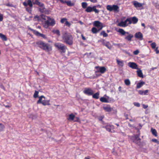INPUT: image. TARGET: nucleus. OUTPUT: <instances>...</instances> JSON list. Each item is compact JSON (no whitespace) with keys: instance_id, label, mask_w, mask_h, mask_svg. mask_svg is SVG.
<instances>
[{"instance_id":"obj_33","label":"nucleus","mask_w":159,"mask_h":159,"mask_svg":"<svg viewBox=\"0 0 159 159\" xmlns=\"http://www.w3.org/2000/svg\"><path fill=\"white\" fill-rule=\"evenodd\" d=\"M125 83L127 85H129L130 84V81L129 79H126L125 80Z\"/></svg>"},{"instance_id":"obj_50","label":"nucleus","mask_w":159,"mask_h":159,"mask_svg":"<svg viewBox=\"0 0 159 159\" xmlns=\"http://www.w3.org/2000/svg\"><path fill=\"white\" fill-rule=\"evenodd\" d=\"M139 94L141 95L142 94L144 93V91L141 90H139Z\"/></svg>"},{"instance_id":"obj_17","label":"nucleus","mask_w":159,"mask_h":159,"mask_svg":"<svg viewBox=\"0 0 159 159\" xmlns=\"http://www.w3.org/2000/svg\"><path fill=\"white\" fill-rule=\"evenodd\" d=\"M137 71V74L139 77L143 78V76L142 72V70L139 68V69Z\"/></svg>"},{"instance_id":"obj_14","label":"nucleus","mask_w":159,"mask_h":159,"mask_svg":"<svg viewBox=\"0 0 159 159\" xmlns=\"http://www.w3.org/2000/svg\"><path fill=\"white\" fill-rule=\"evenodd\" d=\"M23 4L25 7H26L27 6V5H28L31 8H32L33 6L31 0H28L27 3L26 2H23Z\"/></svg>"},{"instance_id":"obj_41","label":"nucleus","mask_w":159,"mask_h":159,"mask_svg":"<svg viewBox=\"0 0 159 159\" xmlns=\"http://www.w3.org/2000/svg\"><path fill=\"white\" fill-rule=\"evenodd\" d=\"M65 24L66 25L68 26V27H70V24L68 22L67 20L65 22Z\"/></svg>"},{"instance_id":"obj_3","label":"nucleus","mask_w":159,"mask_h":159,"mask_svg":"<svg viewBox=\"0 0 159 159\" xmlns=\"http://www.w3.org/2000/svg\"><path fill=\"white\" fill-rule=\"evenodd\" d=\"M36 44L41 48L48 51L52 49L48 43H46L42 41H39L36 42Z\"/></svg>"},{"instance_id":"obj_23","label":"nucleus","mask_w":159,"mask_h":159,"mask_svg":"<svg viewBox=\"0 0 159 159\" xmlns=\"http://www.w3.org/2000/svg\"><path fill=\"white\" fill-rule=\"evenodd\" d=\"M119 8V7L116 5H113L112 6V10H114L115 11H117Z\"/></svg>"},{"instance_id":"obj_52","label":"nucleus","mask_w":159,"mask_h":159,"mask_svg":"<svg viewBox=\"0 0 159 159\" xmlns=\"http://www.w3.org/2000/svg\"><path fill=\"white\" fill-rule=\"evenodd\" d=\"M90 1L93 2L95 3L97 2V0H90Z\"/></svg>"},{"instance_id":"obj_27","label":"nucleus","mask_w":159,"mask_h":159,"mask_svg":"<svg viewBox=\"0 0 159 159\" xmlns=\"http://www.w3.org/2000/svg\"><path fill=\"white\" fill-rule=\"evenodd\" d=\"M52 32L54 34H57L58 36H59L60 35V32L59 30H53L52 31Z\"/></svg>"},{"instance_id":"obj_16","label":"nucleus","mask_w":159,"mask_h":159,"mask_svg":"<svg viewBox=\"0 0 159 159\" xmlns=\"http://www.w3.org/2000/svg\"><path fill=\"white\" fill-rule=\"evenodd\" d=\"M134 5L136 7H140L142 6L143 4H142L136 1H134Z\"/></svg>"},{"instance_id":"obj_15","label":"nucleus","mask_w":159,"mask_h":159,"mask_svg":"<svg viewBox=\"0 0 159 159\" xmlns=\"http://www.w3.org/2000/svg\"><path fill=\"white\" fill-rule=\"evenodd\" d=\"M135 36L136 38L140 40H142L143 38V35L140 32L136 33L135 34Z\"/></svg>"},{"instance_id":"obj_49","label":"nucleus","mask_w":159,"mask_h":159,"mask_svg":"<svg viewBox=\"0 0 159 159\" xmlns=\"http://www.w3.org/2000/svg\"><path fill=\"white\" fill-rule=\"evenodd\" d=\"M34 4H36V3H37V2H38L39 1L38 0H32Z\"/></svg>"},{"instance_id":"obj_30","label":"nucleus","mask_w":159,"mask_h":159,"mask_svg":"<svg viewBox=\"0 0 159 159\" xmlns=\"http://www.w3.org/2000/svg\"><path fill=\"white\" fill-rule=\"evenodd\" d=\"M67 5L69 6H72L74 5V3H72L70 1H68L67 2Z\"/></svg>"},{"instance_id":"obj_32","label":"nucleus","mask_w":159,"mask_h":159,"mask_svg":"<svg viewBox=\"0 0 159 159\" xmlns=\"http://www.w3.org/2000/svg\"><path fill=\"white\" fill-rule=\"evenodd\" d=\"M107 10L111 11H112V6L108 5L107 6Z\"/></svg>"},{"instance_id":"obj_59","label":"nucleus","mask_w":159,"mask_h":159,"mask_svg":"<svg viewBox=\"0 0 159 159\" xmlns=\"http://www.w3.org/2000/svg\"><path fill=\"white\" fill-rule=\"evenodd\" d=\"M67 1H64L63 2V3H66V4H67Z\"/></svg>"},{"instance_id":"obj_48","label":"nucleus","mask_w":159,"mask_h":159,"mask_svg":"<svg viewBox=\"0 0 159 159\" xmlns=\"http://www.w3.org/2000/svg\"><path fill=\"white\" fill-rule=\"evenodd\" d=\"M143 108L144 109H146L148 107V106L147 105H144V104H143Z\"/></svg>"},{"instance_id":"obj_19","label":"nucleus","mask_w":159,"mask_h":159,"mask_svg":"<svg viewBox=\"0 0 159 159\" xmlns=\"http://www.w3.org/2000/svg\"><path fill=\"white\" fill-rule=\"evenodd\" d=\"M116 61L117 63L118 64L119 66H120L121 67H123L124 64L123 61H120L118 59H117Z\"/></svg>"},{"instance_id":"obj_44","label":"nucleus","mask_w":159,"mask_h":159,"mask_svg":"<svg viewBox=\"0 0 159 159\" xmlns=\"http://www.w3.org/2000/svg\"><path fill=\"white\" fill-rule=\"evenodd\" d=\"M4 127V125H2L1 124H0V131Z\"/></svg>"},{"instance_id":"obj_55","label":"nucleus","mask_w":159,"mask_h":159,"mask_svg":"<svg viewBox=\"0 0 159 159\" xmlns=\"http://www.w3.org/2000/svg\"><path fill=\"white\" fill-rule=\"evenodd\" d=\"M148 90H146L144 91V94H146L147 93H148Z\"/></svg>"},{"instance_id":"obj_63","label":"nucleus","mask_w":159,"mask_h":159,"mask_svg":"<svg viewBox=\"0 0 159 159\" xmlns=\"http://www.w3.org/2000/svg\"><path fill=\"white\" fill-rule=\"evenodd\" d=\"M152 42V41H148L149 43H150Z\"/></svg>"},{"instance_id":"obj_13","label":"nucleus","mask_w":159,"mask_h":159,"mask_svg":"<svg viewBox=\"0 0 159 159\" xmlns=\"http://www.w3.org/2000/svg\"><path fill=\"white\" fill-rule=\"evenodd\" d=\"M125 36V39L129 41H131L132 38L133 37V35L129 34L128 32H126Z\"/></svg>"},{"instance_id":"obj_47","label":"nucleus","mask_w":159,"mask_h":159,"mask_svg":"<svg viewBox=\"0 0 159 159\" xmlns=\"http://www.w3.org/2000/svg\"><path fill=\"white\" fill-rule=\"evenodd\" d=\"M31 8H26V10L28 11V12H30V11H31Z\"/></svg>"},{"instance_id":"obj_29","label":"nucleus","mask_w":159,"mask_h":159,"mask_svg":"<svg viewBox=\"0 0 159 159\" xmlns=\"http://www.w3.org/2000/svg\"><path fill=\"white\" fill-rule=\"evenodd\" d=\"M92 31L93 33H96L99 31H98V30H97L96 28L93 27L92 29Z\"/></svg>"},{"instance_id":"obj_42","label":"nucleus","mask_w":159,"mask_h":159,"mask_svg":"<svg viewBox=\"0 0 159 159\" xmlns=\"http://www.w3.org/2000/svg\"><path fill=\"white\" fill-rule=\"evenodd\" d=\"M34 33L35 34L38 36H39L40 34V33H39L38 31H36L35 30L34 31Z\"/></svg>"},{"instance_id":"obj_61","label":"nucleus","mask_w":159,"mask_h":159,"mask_svg":"<svg viewBox=\"0 0 159 159\" xmlns=\"http://www.w3.org/2000/svg\"><path fill=\"white\" fill-rule=\"evenodd\" d=\"M106 46H107L108 48H110L108 47L107 45H106Z\"/></svg>"},{"instance_id":"obj_35","label":"nucleus","mask_w":159,"mask_h":159,"mask_svg":"<svg viewBox=\"0 0 159 159\" xmlns=\"http://www.w3.org/2000/svg\"><path fill=\"white\" fill-rule=\"evenodd\" d=\"M87 4L86 2H83L82 3V7L84 8H85L87 7Z\"/></svg>"},{"instance_id":"obj_1","label":"nucleus","mask_w":159,"mask_h":159,"mask_svg":"<svg viewBox=\"0 0 159 159\" xmlns=\"http://www.w3.org/2000/svg\"><path fill=\"white\" fill-rule=\"evenodd\" d=\"M41 17L44 20L47 19L45 21V25L44 26L45 27L47 28L49 25L53 26L55 25V21L53 19H52L49 17L47 16L43 15H41Z\"/></svg>"},{"instance_id":"obj_31","label":"nucleus","mask_w":159,"mask_h":159,"mask_svg":"<svg viewBox=\"0 0 159 159\" xmlns=\"http://www.w3.org/2000/svg\"><path fill=\"white\" fill-rule=\"evenodd\" d=\"M100 100L102 102H107V99L104 97H102L100 98Z\"/></svg>"},{"instance_id":"obj_24","label":"nucleus","mask_w":159,"mask_h":159,"mask_svg":"<svg viewBox=\"0 0 159 159\" xmlns=\"http://www.w3.org/2000/svg\"><path fill=\"white\" fill-rule=\"evenodd\" d=\"M119 32L123 35H125L126 34L127 32H125L123 30L121 29H119Z\"/></svg>"},{"instance_id":"obj_20","label":"nucleus","mask_w":159,"mask_h":159,"mask_svg":"<svg viewBox=\"0 0 159 159\" xmlns=\"http://www.w3.org/2000/svg\"><path fill=\"white\" fill-rule=\"evenodd\" d=\"M0 37L3 41H6L7 40V37L5 36V35L1 33H0Z\"/></svg>"},{"instance_id":"obj_25","label":"nucleus","mask_w":159,"mask_h":159,"mask_svg":"<svg viewBox=\"0 0 159 159\" xmlns=\"http://www.w3.org/2000/svg\"><path fill=\"white\" fill-rule=\"evenodd\" d=\"M99 93L97 92L93 95V97L96 99H98L99 98Z\"/></svg>"},{"instance_id":"obj_45","label":"nucleus","mask_w":159,"mask_h":159,"mask_svg":"<svg viewBox=\"0 0 159 159\" xmlns=\"http://www.w3.org/2000/svg\"><path fill=\"white\" fill-rule=\"evenodd\" d=\"M39 36H41V37H43V38H46V36H45V35L43 34H40V35H39Z\"/></svg>"},{"instance_id":"obj_26","label":"nucleus","mask_w":159,"mask_h":159,"mask_svg":"<svg viewBox=\"0 0 159 159\" xmlns=\"http://www.w3.org/2000/svg\"><path fill=\"white\" fill-rule=\"evenodd\" d=\"M75 116L73 114H71L69 115V117L68 118V120H74L75 118Z\"/></svg>"},{"instance_id":"obj_36","label":"nucleus","mask_w":159,"mask_h":159,"mask_svg":"<svg viewBox=\"0 0 159 159\" xmlns=\"http://www.w3.org/2000/svg\"><path fill=\"white\" fill-rule=\"evenodd\" d=\"M36 4L41 7H43L44 6L43 4L41 3L39 1L37 2V3H36Z\"/></svg>"},{"instance_id":"obj_8","label":"nucleus","mask_w":159,"mask_h":159,"mask_svg":"<svg viewBox=\"0 0 159 159\" xmlns=\"http://www.w3.org/2000/svg\"><path fill=\"white\" fill-rule=\"evenodd\" d=\"M94 25L98 28V31L101 30L103 27L102 24L98 21H94Z\"/></svg>"},{"instance_id":"obj_60","label":"nucleus","mask_w":159,"mask_h":159,"mask_svg":"<svg viewBox=\"0 0 159 159\" xmlns=\"http://www.w3.org/2000/svg\"><path fill=\"white\" fill-rule=\"evenodd\" d=\"M121 87H120L119 88V90L120 91L121 90Z\"/></svg>"},{"instance_id":"obj_46","label":"nucleus","mask_w":159,"mask_h":159,"mask_svg":"<svg viewBox=\"0 0 159 159\" xmlns=\"http://www.w3.org/2000/svg\"><path fill=\"white\" fill-rule=\"evenodd\" d=\"M134 105L137 107H139L140 106V104L138 103L135 102L134 103Z\"/></svg>"},{"instance_id":"obj_10","label":"nucleus","mask_w":159,"mask_h":159,"mask_svg":"<svg viewBox=\"0 0 159 159\" xmlns=\"http://www.w3.org/2000/svg\"><path fill=\"white\" fill-rule=\"evenodd\" d=\"M95 68L98 70L97 72H100L102 74L104 73L106 70V68L104 66H96Z\"/></svg>"},{"instance_id":"obj_51","label":"nucleus","mask_w":159,"mask_h":159,"mask_svg":"<svg viewBox=\"0 0 159 159\" xmlns=\"http://www.w3.org/2000/svg\"><path fill=\"white\" fill-rule=\"evenodd\" d=\"M3 19L2 16L0 14V21H2Z\"/></svg>"},{"instance_id":"obj_28","label":"nucleus","mask_w":159,"mask_h":159,"mask_svg":"<svg viewBox=\"0 0 159 159\" xmlns=\"http://www.w3.org/2000/svg\"><path fill=\"white\" fill-rule=\"evenodd\" d=\"M132 20L134 24H135L138 21V19L135 17H134L133 18H132Z\"/></svg>"},{"instance_id":"obj_37","label":"nucleus","mask_w":159,"mask_h":159,"mask_svg":"<svg viewBox=\"0 0 159 159\" xmlns=\"http://www.w3.org/2000/svg\"><path fill=\"white\" fill-rule=\"evenodd\" d=\"M101 34L103 35L104 37H106L107 36V34L104 31H102L101 33Z\"/></svg>"},{"instance_id":"obj_5","label":"nucleus","mask_w":159,"mask_h":159,"mask_svg":"<svg viewBox=\"0 0 159 159\" xmlns=\"http://www.w3.org/2000/svg\"><path fill=\"white\" fill-rule=\"evenodd\" d=\"M45 98L43 96H42L39 97V99L37 101V103H41L43 105H45L48 104L49 101H45Z\"/></svg>"},{"instance_id":"obj_9","label":"nucleus","mask_w":159,"mask_h":159,"mask_svg":"<svg viewBox=\"0 0 159 159\" xmlns=\"http://www.w3.org/2000/svg\"><path fill=\"white\" fill-rule=\"evenodd\" d=\"M137 133H138V135H135L134 136V142L138 144L140 143L141 139L139 138V136L140 134L139 130H137Z\"/></svg>"},{"instance_id":"obj_34","label":"nucleus","mask_w":159,"mask_h":159,"mask_svg":"<svg viewBox=\"0 0 159 159\" xmlns=\"http://www.w3.org/2000/svg\"><path fill=\"white\" fill-rule=\"evenodd\" d=\"M113 128L112 126H107L106 127L107 129L109 132H111V129Z\"/></svg>"},{"instance_id":"obj_56","label":"nucleus","mask_w":159,"mask_h":159,"mask_svg":"<svg viewBox=\"0 0 159 159\" xmlns=\"http://www.w3.org/2000/svg\"><path fill=\"white\" fill-rule=\"evenodd\" d=\"M152 141L155 142H158L157 140L156 139H152Z\"/></svg>"},{"instance_id":"obj_40","label":"nucleus","mask_w":159,"mask_h":159,"mask_svg":"<svg viewBox=\"0 0 159 159\" xmlns=\"http://www.w3.org/2000/svg\"><path fill=\"white\" fill-rule=\"evenodd\" d=\"M66 20H67V19L66 18H63L61 19V23H63L65 22H66Z\"/></svg>"},{"instance_id":"obj_39","label":"nucleus","mask_w":159,"mask_h":159,"mask_svg":"<svg viewBox=\"0 0 159 159\" xmlns=\"http://www.w3.org/2000/svg\"><path fill=\"white\" fill-rule=\"evenodd\" d=\"M151 46L153 48H156V44L155 43H153L151 44Z\"/></svg>"},{"instance_id":"obj_2","label":"nucleus","mask_w":159,"mask_h":159,"mask_svg":"<svg viewBox=\"0 0 159 159\" xmlns=\"http://www.w3.org/2000/svg\"><path fill=\"white\" fill-rule=\"evenodd\" d=\"M64 42L69 45L73 44V37L70 34L67 33H65L62 36Z\"/></svg>"},{"instance_id":"obj_7","label":"nucleus","mask_w":159,"mask_h":159,"mask_svg":"<svg viewBox=\"0 0 159 159\" xmlns=\"http://www.w3.org/2000/svg\"><path fill=\"white\" fill-rule=\"evenodd\" d=\"M129 22L128 24H130L131 23V21L130 19L127 18L125 21H121L118 24V25L121 27H125L127 23Z\"/></svg>"},{"instance_id":"obj_58","label":"nucleus","mask_w":159,"mask_h":159,"mask_svg":"<svg viewBox=\"0 0 159 159\" xmlns=\"http://www.w3.org/2000/svg\"><path fill=\"white\" fill-rule=\"evenodd\" d=\"M142 25L144 27V28H145V24L144 23L142 24Z\"/></svg>"},{"instance_id":"obj_21","label":"nucleus","mask_w":159,"mask_h":159,"mask_svg":"<svg viewBox=\"0 0 159 159\" xmlns=\"http://www.w3.org/2000/svg\"><path fill=\"white\" fill-rule=\"evenodd\" d=\"M144 84L145 82L143 81H142L141 82H140L138 83L137 85V88H140Z\"/></svg>"},{"instance_id":"obj_6","label":"nucleus","mask_w":159,"mask_h":159,"mask_svg":"<svg viewBox=\"0 0 159 159\" xmlns=\"http://www.w3.org/2000/svg\"><path fill=\"white\" fill-rule=\"evenodd\" d=\"M96 6H94L93 7H87L85 11L88 12H91L92 11H94L96 13H98L99 12V11L96 9Z\"/></svg>"},{"instance_id":"obj_62","label":"nucleus","mask_w":159,"mask_h":159,"mask_svg":"<svg viewBox=\"0 0 159 159\" xmlns=\"http://www.w3.org/2000/svg\"><path fill=\"white\" fill-rule=\"evenodd\" d=\"M61 2L63 3V2L64 1L63 0H60Z\"/></svg>"},{"instance_id":"obj_53","label":"nucleus","mask_w":159,"mask_h":159,"mask_svg":"<svg viewBox=\"0 0 159 159\" xmlns=\"http://www.w3.org/2000/svg\"><path fill=\"white\" fill-rule=\"evenodd\" d=\"M157 49L158 48L157 47L155 49V51L157 53H159V51L157 50Z\"/></svg>"},{"instance_id":"obj_64","label":"nucleus","mask_w":159,"mask_h":159,"mask_svg":"<svg viewBox=\"0 0 159 159\" xmlns=\"http://www.w3.org/2000/svg\"><path fill=\"white\" fill-rule=\"evenodd\" d=\"M85 159H89V158H87V157H86L85 158Z\"/></svg>"},{"instance_id":"obj_4","label":"nucleus","mask_w":159,"mask_h":159,"mask_svg":"<svg viewBox=\"0 0 159 159\" xmlns=\"http://www.w3.org/2000/svg\"><path fill=\"white\" fill-rule=\"evenodd\" d=\"M55 46L59 50H62V52H66V47L62 44L57 43L54 44Z\"/></svg>"},{"instance_id":"obj_18","label":"nucleus","mask_w":159,"mask_h":159,"mask_svg":"<svg viewBox=\"0 0 159 159\" xmlns=\"http://www.w3.org/2000/svg\"><path fill=\"white\" fill-rule=\"evenodd\" d=\"M103 109L106 111L107 112L111 111L112 110V108H111L110 107H104Z\"/></svg>"},{"instance_id":"obj_11","label":"nucleus","mask_w":159,"mask_h":159,"mask_svg":"<svg viewBox=\"0 0 159 159\" xmlns=\"http://www.w3.org/2000/svg\"><path fill=\"white\" fill-rule=\"evenodd\" d=\"M128 66L133 69H139L137 65L135 63L130 62L128 63Z\"/></svg>"},{"instance_id":"obj_38","label":"nucleus","mask_w":159,"mask_h":159,"mask_svg":"<svg viewBox=\"0 0 159 159\" xmlns=\"http://www.w3.org/2000/svg\"><path fill=\"white\" fill-rule=\"evenodd\" d=\"M39 92L36 91H35V93H34V97L35 98H37L38 96V94Z\"/></svg>"},{"instance_id":"obj_12","label":"nucleus","mask_w":159,"mask_h":159,"mask_svg":"<svg viewBox=\"0 0 159 159\" xmlns=\"http://www.w3.org/2000/svg\"><path fill=\"white\" fill-rule=\"evenodd\" d=\"M84 93L89 95H92L93 93V90L89 88H85L84 91Z\"/></svg>"},{"instance_id":"obj_22","label":"nucleus","mask_w":159,"mask_h":159,"mask_svg":"<svg viewBox=\"0 0 159 159\" xmlns=\"http://www.w3.org/2000/svg\"><path fill=\"white\" fill-rule=\"evenodd\" d=\"M151 131L152 132V134L155 136H157V133L156 130L155 129H153L152 128L151 129Z\"/></svg>"},{"instance_id":"obj_57","label":"nucleus","mask_w":159,"mask_h":159,"mask_svg":"<svg viewBox=\"0 0 159 159\" xmlns=\"http://www.w3.org/2000/svg\"><path fill=\"white\" fill-rule=\"evenodd\" d=\"M45 9V8L43 7V10H42L41 9H39V11H41L42 12H43V11H44V9Z\"/></svg>"},{"instance_id":"obj_43","label":"nucleus","mask_w":159,"mask_h":159,"mask_svg":"<svg viewBox=\"0 0 159 159\" xmlns=\"http://www.w3.org/2000/svg\"><path fill=\"white\" fill-rule=\"evenodd\" d=\"M139 51L138 50H136V51H135L133 52L134 54L135 55H137L139 53Z\"/></svg>"},{"instance_id":"obj_54","label":"nucleus","mask_w":159,"mask_h":159,"mask_svg":"<svg viewBox=\"0 0 159 159\" xmlns=\"http://www.w3.org/2000/svg\"><path fill=\"white\" fill-rule=\"evenodd\" d=\"M81 36H82V39L83 40H86V38H85V37L83 36V34H82L81 35Z\"/></svg>"}]
</instances>
